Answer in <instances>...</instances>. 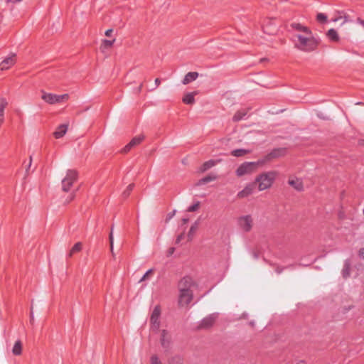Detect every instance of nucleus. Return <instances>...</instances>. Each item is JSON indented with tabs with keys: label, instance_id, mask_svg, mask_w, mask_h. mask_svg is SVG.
I'll return each instance as SVG.
<instances>
[{
	"label": "nucleus",
	"instance_id": "20",
	"mask_svg": "<svg viewBox=\"0 0 364 364\" xmlns=\"http://www.w3.org/2000/svg\"><path fill=\"white\" fill-rule=\"evenodd\" d=\"M326 36L331 41L333 42L337 43L340 41V37L338 32L333 28H331L326 32Z\"/></svg>",
	"mask_w": 364,
	"mask_h": 364
},
{
	"label": "nucleus",
	"instance_id": "13",
	"mask_svg": "<svg viewBox=\"0 0 364 364\" xmlns=\"http://www.w3.org/2000/svg\"><path fill=\"white\" fill-rule=\"evenodd\" d=\"M288 183L298 191H301L304 188L302 180L296 177H289Z\"/></svg>",
	"mask_w": 364,
	"mask_h": 364
},
{
	"label": "nucleus",
	"instance_id": "9",
	"mask_svg": "<svg viewBox=\"0 0 364 364\" xmlns=\"http://www.w3.org/2000/svg\"><path fill=\"white\" fill-rule=\"evenodd\" d=\"M16 62V55L11 53L0 63V70H6L11 68Z\"/></svg>",
	"mask_w": 364,
	"mask_h": 364
},
{
	"label": "nucleus",
	"instance_id": "16",
	"mask_svg": "<svg viewBox=\"0 0 364 364\" xmlns=\"http://www.w3.org/2000/svg\"><path fill=\"white\" fill-rule=\"evenodd\" d=\"M286 154V149L284 148H279L274 149L272 152H270L267 156L266 159L267 161H270L274 159H277L281 156H283Z\"/></svg>",
	"mask_w": 364,
	"mask_h": 364
},
{
	"label": "nucleus",
	"instance_id": "32",
	"mask_svg": "<svg viewBox=\"0 0 364 364\" xmlns=\"http://www.w3.org/2000/svg\"><path fill=\"white\" fill-rule=\"evenodd\" d=\"M134 188V184H129L126 190L123 192V196L127 197Z\"/></svg>",
	"mask_w": 364,
	"mask_h": 364
},
{
	"label": "nucleus",
	"instance_id": "49",
	"mask_svg": "<svg viewBox=\"0 0 364 364\" xmlns=\"http://www.w3.org/2000/svg\"><path fill=\"white\" fill-rule=\"evenodd\" d=\"M183 223H186L188 220L187 219H183Z\"/></svg>",
	"mask_w": 364,
	"mask_h": 364
},
{
	"label": "nucleus",
	"instance_id": "53",
	"mask_svg": "<svg viewBox=\"0 0 364 364\" xmlns=\"http://www.w3.org/2000/svg\"><path fill=\"white\" fill-rule=\"evenodd\" d=\"M363 214H364V208H363Z\"/></svg>",
	"mask_w": 364,
	"mask_h": 364
},
{
	"label": "nucleus",
	"instance_id": "22",
	"mask_svg": "<svg viewBox=\"0 0 364 364\" xmlns=\"http://www.w3.org/2000/svg\"><path fill=\"white\" fill-rule=\"evenodd\" d=\"M7 105L8 102L6 99L0 98V127L4 121V109Z\"/></svg>",
	"mask_w": 364,
	"mask_h": 364
},
{
	"label": "nucleus",
	"instance_id": "31",
	"mask_svg": "<svg viewBox=\"0 0 364 364\" xmlns=\"http://www.w3.org/2000/svg\"><path fill=\"white\" fill-rule=\"evenodd\" d=\"M154 273L153 269H149L145 274L141 277V279L139 280V282H142L146 279H148Z\"/></svg>",
	"mask_w": 364,
	"mask_h": 364
},
{
	"label": "nucleus",
	"instance_id": "15",
	"mask_svg": "<svg viewBox=\"0 0 364 364\" xmlns=\"http://www.w3.org/2000/svg\"><path fill=\"white\" fill-rule=\"evenodd\" d=\"M160 343L164 348H168L170 346L171 336L166 330L161 332Z\"/></svg>",
	"mask_w": 364,
	"mask_h": 364
},
{
	"label": "nucleus",
	"instance_id": "18",
	"mask_svg": "<svg viewBox=\"0 0 364 364\" xmlns=\"http://www.w3.org/2000/svg\"><path fill=\"white\" fill-rule=\"evenodd\" d=\"M116 41L115 38H113L109 40L104 39L101 42V45L100 46V49L102 53H105L106 50L110 49L113 44Z\"/></svg>",
	"mask_w": 364,
	"mask_h": 364
},
{
	"label": "nucleus",
	"instance_id": "45",
	"mask_svg": "<svg viewBox=\"0 0 364 364\" xmlns=\"http://www.w3.org/2000/svg\"><path fill=\"white\" fill-rule=\"evenodd\" d=\"M196 228L195 226H192L190 229V233L193 232L196 230Z\"/></svg>",
	"mask_w": 364,
	"mask_h": 364
},
{
	"label": "nucleus",
	"instance_id": "7",
	"mask_svg": "<svg viewBox=\"0 0 364 364\" xmlns=\"http://www.w3.org/2000/svg\"><path fill=\"white\" fill-rule=\"evenodd\" d=\"M237 224L242 231L248 232L253 227V219L250 215H242L238 218Z\"/></svg>",
	"mask_w": 364,
	"mask_h": 364
},
{
	"label": "nucleus",
	"instance_id": "4",
	"mask_svg": "<svg viewBox=\"0 0 364 364\" xmlns=\"http://www.w3.org/2000/svg\"><path fill=\"white\" fill-rule=\"evenodd\" d=\"M41 98L46 103L50 105L61 104L68 100L69 95L68 94H63L58 95L53 93H48L42 92Z\"/></svg>",
	"mask_w": 364,
	"mask_h": 364
},
{
	"label": "nucleus",
	"instance_id": "8",
	"mask_svg": "<svg viewBox=\"0 0 364 364\" xmlns=\"http://www.w3.org/2000/svg\"><path fill=\"white\" fill-rule=\"evenodd\" d=\"M193 299L192 291L179 289L178 304L181 306L188 305Z\"/></svg>",
	"mask_w": 364,
	"mask_h": 364
},
{
	"label": "nucleus",
	"instance_id": "36",
	"mask_svg": "<svg viewBox=\"0 0 364 364\" xmlns=\"http://www.w3.org/2000/svg\"><path fill=\"white\" fill-rule=\"evenodd\" d=\"M264 31L265 33H269V34H273V33H275L276 29H269L267 27H264Z\"/></svg>",
	"mask_w": 364,
	"mask_h": 364
},
{
	"label": "nucleus",
	"instance_id": "1",
	"mask_svg": "<svg viewBox=\"0 0 364 364\" xmlns=\"http://www.w3.org/2000/svg\"><path fill=\"white\" fill-rule=\"evenodd\" d=\"M291 26L296 31L294 40V45L296 49L304 53H311L317 49L319 40L309 28L298 23H293Z\"/></svg>",
	"mask_w": 364,
	"mask_h": 364
},
{
	"label": "nucleus",
	"instance_id": "12",
	"mask_svg": "<svg viewBox=\"0 0 364 364\" xmlns=\"http://www.w3.org/2000/svg\"><path fill=\"white\" fill-rule=\"evenodd\" d=\"M331 21L334 23L341 22V26H343L349 21V16L344 12L337 11L331 18Z\"/></svg>",
	"mask_w": 364,
	"mask_h": 364
},
{
	"label": "nucleus",
	"instance_id": "39",
	"mask_svg": "<svg viewBox=\"0 0 364 364\" xmlns=\"http://www.w3.org/2000/svg\"><path fill=\"white\" fill-rule=\"evenodd\" d=\"M113 33V29H108L105 31V34L107 37H110Z\"/></svg>",
	"mask_w": 364,
	"mask_h": 364
},
{
	"label": "nucleus",
	"instance_id": "19",
	"mask_svg": "<svg viewBox=\"0 0 364 364\" xmlns=\"http://www.w3.org/2000/svg\"><path fill=\"white\" fill-rule=\"evenodd\" d=\"M198 77V73L197 72H189L186 75L182 82L183 85H188L192 81L196 80Z\"/></svg>",
	"mask_w": 364,
	"mask_h": 364
},
{
	"label": "nucleus",
	"instance_id": "40",
	"mask_svg": "<svg viewBox=\"0 0 364 364\" xmlns=\"http://www.w3.org/2000/svg\"><path fill=\"white\" fill-rule=\"evenodd\" d=\"M174 250L173 247H170L167 251V256H171L174 252Z\"/></svg>",
	"mask_w": 364,
	"mask_h": 364
},
{
	"label": "nucleus",
	"instance_id": "33",
	"mask_svg": "<svg viewBox=\"0 0 364 364\" xmlns=\"http://www.w3.org/2000/svg\"><path fill=\"white\" fill-rule=\"evenodd\" d=\"M316 18L320 22H326L327 21V16L322 13H319L317 14Z\"/></svg>",
	"mask_w": 364,
	"mask_h": 364
},
{
	"label": "nucleus",
	"instance_id": "29",
	"mask_svg": "<svg viewBox=\"0 0 364 364\" xmlns=\"http://www.w3.org/2000/svg\"><path fill=\"white\" fill-rule=\"evenodd\" d=\"M143 139H144L143 136H135L129 142L130 146H132L134 147V146L138 145L139 144H140Z\"/></svg>",
	"mask_w": 364,
	"mask_h": 364
},
{
	"label": "nucleus",
	"instance_id": "17",
	"mask_svg": "<svg viewBox=\"0 0 364 364\" xmlns=\"http://www.w3.org/2000/svg\"><path fill=\"white\" fill-rule=\"evenodd\" d=\"M254 188L252 185L247 184L242 191L237 193V198L238 199H242L248 197L253 193Z\"/></svg>",
	"mask_w": 364,
	"mask_h": 364
},
{
	"label": "nucleus",
	"instance_id": "14",
	"mask_svg": "<svg viewBox=\"0 0 364 364\" xmlns=\"http://www.w3.org/2000/svg\"><path fill=\"white\" fill-rule=\"evenodd\" d=\"M69 124H62L58 126L55 131L53 132V136L55 139L62 138L67 132L68 129Z\"/></svg>",
	"mask_w": 364,
	"mask_h": 364
},
{
	"label": "nucleus",
	"instance_id": "34",
	"mask_svg": "<svg viewBox=\"0 0 364 364\" xmlns=\"http://www.w3.org/2000/svg\"><path fill=\"white\" fill-rule=\"evenodd\" d=\"M199 206H200V203L197 202L196 203L193 204V205H191L188 208V211H189V212L196 211L198 209Z\"/></svg>",
	"mask_w": 364,
	"mask_h": 364
},
{
	"label": "nucleus",
	"instance_id": "25",
	"mask_svg": "<svg viewBox=\"0 0 364 364\" xmlns=\"http://www.w3.org/2000/svg\"><path fill=\"white\" fill-rule=\"evenodd\" d=\"M82 244L80 242L75 243L74 245V246L72 247V249L70 250V251L68 254V257H71L73 255V254L80 252L82 250Z\"/></svg>",
	"mask_w": 364,
	"mask_h": 364
},
{
	"label": "nucleus",
	"instance_id": "43",
	"mask_svg": "<svg viewBox=\"0 0 364 364\" xmlns=\"http://www.w3.org/2000/svg\"><path fill=\"white\" fill-rule=\"evenodd\" d=\"M357 21H358V23H360L361 25H363L364 26V21L363 20H362L361 18H358L357 19Z\"/></svg>",
	"mask_w": 364,
	"mask_h": 364
},
{
	"label": "nucleus",
	"instance_id": "41",
	"mask_svg": "<svg viewBox=\"0 0 364 364\" xmlns=\"http://www.w3.org/2000/svg\"><path fill=\"white\" fill-rule=\"evenodd\" d=\"M359 256L364 259V248L359 250Z\"/></svg>",
	"mask_w": 364,
	"mask_h": 364
},
{
	"label": "nucleus",
	"instance_id": "21",
	"mask_svg": "<svg viewBox=\"0 0 364 364\" xmlns=\"http://www.w3.org/2000/svg\"><path fill=\"white\" fill-rule=\"evenodd\" d=\"M197 95V92L186 93L183 97V102L186 105H193L195 103V95Z\"/></svg>",
	"mask_w": 364,
	"mask_h": 364
},
{
	"label": "nucleus",
	"instance_id": "51",
	"mask_svg": "<svg viewBox=\"0 0 364 364\" xmlns=\"http://www.w3.org/2000/svg\"><path fill=\"white\" fill-rule=\"evenodd\" d=\"M73 196H71V198H70V201L71 200H73Z\"/></svg>",
	"mask_w": 364,
	"mask_h": 364
},
{
	"label": "nucleus",
	"instance_id": "23",
	"mask_svg": "<svg viewBox=\"0 0 364 364\" xmlns=\"http://www.w3.org/2000/svg\"><path fill=\"white\" fill-rule=\"evenodd\" d=\"M217 164V161L214 160H209L203 163L199 168V171L203 173Z\"/></svg>",
	"mask_w": 364,
	"mask_h": 364
},
{
	"label": "nucleus",
	"instance_id": "6",
	"mask_svg": "<svg viewBox=\"0 0 364 364\" xmlns=\"http://www.w3.org/2000/svg\"><path fill=\"white\" fill-rule=\"evenodd\" d=\"M161 308L159 306H156L150 316V329L153 331H156L160 328V316Z\"/></svg>",
	"mask_w": 364,
	"mask_h": 364
},
{
	"label": "nucleus",
	"instance_id": "11",
	"mask_svg": "<svg viewBox=\"0 0 364 364\" xmlns=\"http://www.w3.org/2000/svg\"><path fill=\"white\" fill-rule=\"evenodd\" d=\"M217 318V316L215 314H210L205 317L200 323L199 328H208L213 326L215 320Z\"/></svg>",
	"mask_w": 364,
	"mask_h": 364
},
{
	"label": "nucleus",
	"instance_id": "3",
	"mask_svg": "<svg viewBox=\"0 0 364 364\" xmlns=\"http://www.w3.org/2000/svg\"><path fill=\"white\" fill-rule=\"evenodd\" d=\"M259 166V162H244L235 171L237 177L250 175L255 172Z\"/></svg>",
	"mask_w": 364,
	"mask_h": 364
},
{
	"label": "nucleus",
	"instance_id": "42",
	"mask_svg": "<svg viewBox=\"0 0 364 364\" xmlns=\"http://www.w3.org/2000/svg\"><path fill=\"white\" fill-rule=\"evenodd\" d=\"M7 2H11V3H16V2H20L22 0H6Z\"/></svg>",
	"mask_w": 364,
	"mask_h": 364
},
{
	"label": "nucleus",
	"instance_id": "46",
	"mask_svg": "<svg viewBox=\"0 0 364 364\" xmlns=\"http://www.w3.org/2000/svg\"><path fill=\"white\" fill-rule=\"evenodd\" d=\"M359 145L364 147V140H361L359 141Z\"/></svg>",
	"mask_w": 364,
	"mask_h": 364
},
{
	"label": "nucleus",
	"instance_id": "24",
	"mask_svg": "<svg viewBox=\"0 0 364 364\" xmlns=\"http://www.w3.org/2000/svg\"><path fill=\"white\" fill-rule=\"evenodd\" d=\"M22 352V343L20 341H16L12 348V353L15 355H19Z\"/></svg>",
	"mask_w": 364,
	"mask_h": 364
},
{
	"label": "nucleus",
	"instance_id": "50",
	"mask_svg": "<svg viewBox=\"0 0 364 364\" xmlns=\"http://www.w3.org/2000/svg\"><path fill=\"white\" fill-rule=\"evenodd\" d=\"M31 164V159H30L29 166Z\"/></svg>",
	"mask_w": 364,
	"mask_h": 364
},
{
	"label": "nucleus",
	"instance_id": "44",
	"mask_svg": "<svg viewBox=\"0 0 364 364\" xmlns=\"http://www.w3.org/2000/svg\"><path fill=\"white\" fill-rule=\"evenodd\" d=\"M155 84L156 86H159L161 84V80L159 78L155 80Z\"/></svg>",
	"mask_w": 364,
	"mask_h": 364
},
{
	"label": "nucleus",
	"instance_id": "27",
	"mask_svg": "<svg viewBox=\"0 0 364 364\" xmlns=\"http://www.w3.org/2000/svg\"><path fill=\"white\" fill-rule=\"evenodd\" d=\"M250 151L247 149H240L233 150L231 152V154L236 157L243 156L245 154H248Z\"/></svg>",
	"mask_w": 364,
	"mask_h": 364
},
{
	"label": "nucleus",
	"instance_id": "30",
	"mask_svg": "<svg viewBox=\"0 0 364 364\" xmlns=\"http://www.w3.org/2000/svg\"><path fill=\"white\" fill-rule=\"evenodd\" d=\"M109 244H110V251H111L112 255L114 256V237H113V230H112V229L111 230V232L109 233Z\"/></svg>",
	"mask_w": 364,
	"mask_h": 364
},
{
	"label": "nucleus",
	"instance_id": "37",
	"mask_svg": "<svg viewBox=\"0 0 364 364\" xmlns=\"http://www.w3.org/2000/svg\"><path fill=\"white\" fill-rule=\"evenodd\" d=\"M132 148H133L132 146H130V144L129 143L127 145L124 146V148L122 149L123 153L128 152Z\"/></svg>",
	"mask_w": 364,
	"mask_h": 364
},
{
	"label": "nucleus",
	"instance_id": "52",
	"mask_svg": "<svg viewBox=\"0 0 364 364\" xmlns=\"http://www.w3.org/2000/svg\"><path fill=\"white\" fill-rule=\"evenodd\" d=\"M141 86H140V87H139V91H140V90H141Z\"/></svg>",
	"mask_w": 364,
	"mask_h": 364
},
{
	"label": "nucleus",
	"instance_id": "26",
	"mask_svg": "<svg viewBox=\"0 0 364 364\" xmlns=\"http://www.w3.org/2000/svg\"><path fill=\"white\" fill-rule=\"evenodd\" d=\"M216 178H217V176L215 175H213V174L208 175V176L201 178L198 181V185H202V184H205L208 182H210V181H213L216 180Z\"/></svg>",
	"mask_w": 364,
	"mask_h": 364
},
{
	"label": "nucleus",
	"instance_id": "38",
	"mask_svg": "<svg viewBox=\"0 0 364 364\" xmlns=\"http://www.w3.org/2000/svg\"><path fill=\"white\" fill-rule=\"evenodd\" d=\"M349 271H350L349 266L347 265L345 267V269H343V274H344L345 277H348L349 275V274H350Z\"/></svg>",
	"mask_w": 364,
	"mask_h": 364
},
{
	"label": "nucleus",
	"instance_id": "5",
	"mask_svg": "<svg viewBox=\"0 0 364 364\" xmlns=\"http://www.w3.org/2000/svg\"><path fill=\"white\" fill-rule=\"evenodd\" d=\"M77 178V172L76 171L73 169L68 170L65 176L62 180V190L65 192L68 191Z\"/></svg>",
	"mask_w": 364,
	"mask_h": 364
},
{
	"label": "nucleus",
	"instance_id": "2",
	"mask_svg": "<svg viewBox=\"0 0 364 364\" xmlns=\"http://www.w3.org/2000/svg\"><path fill=\"white\" fill-rule=\"evenodd\" d=\"M278 173L275 171L262 173L256 178V182L258 183L259 191H264L269 188L273 184Z\"/></svg>",
	"mask_w": 364,
	"mask_h": 364
},
{
	"label": "nucleus",
	"instance_id": "28",
	"mask_svg": "<svg viewBox=\"0 0 364 364\" xmlns=\"http://www.w3.org/2000/svg\"><path fill=\"white\" fill-rule=\"evenodd\" d=\"M246 115V112L245 110H239L237 111L233 116V120L235 122L241 120L244 116Z\"/></svg>",
	"mask_w": 364,
	"mask_h": 364
},
{
	"label": "nucleus",
	"instance_id": "10",
	"mask_svg": "<svg viewBox=\"0 0 364 364\" xmlns=\"http://www.w3.org/2000/svg\"><path fill=\"white\" fill-rule=\"evenodd\" d=\"M195 285V282L193 278L190 277H185L179 282V289L191 291V288Z\"/></svg>",
	"mask_w": 364,
	"mask_h": 364
},
{
	"label": "nucleus",
	"instance_id": "47",
	"mask_svg": "<svg viewBox=\"0 0 364 364\" xmlns=\"http://www.w3.org/2000/svg\"><path fill=\"white\" fill-rule=\"evenodd\" d=\"M297 364H305V362L304 360H300L297 363Z\"/></svg>",
	"mask_w": 364,
	"mask_h": 364
},
{
	"label": "nucleus",
	"instance_id": "35",
	"mask_svg": "<svg viewBox=\"0 0 364 364\" xmlns=\"http://www.w3.org/2000/svg\"><path fill=\"white\" fill-rule=\"evenodd\" d=\"M151 364H161L157 356L153 355L151 358Z\"/></svg>",
	"mask_w": 364,
	"mask_h": 364
},
{
	"label": "nucleus",
	"instance_id": "48",
	"mask_svg": "<svg viewBox=\"0 0 364 364\" xmlns=\"http://www.w3.org/2000/svg\"><path fill=\"white\" fill-rule=\"evenodd\" d=\"M33 321V314H31V321L32 322Z\"/></svg>",
	"mask_w": 364,
	"mask_h": 364
}]
</instances>
